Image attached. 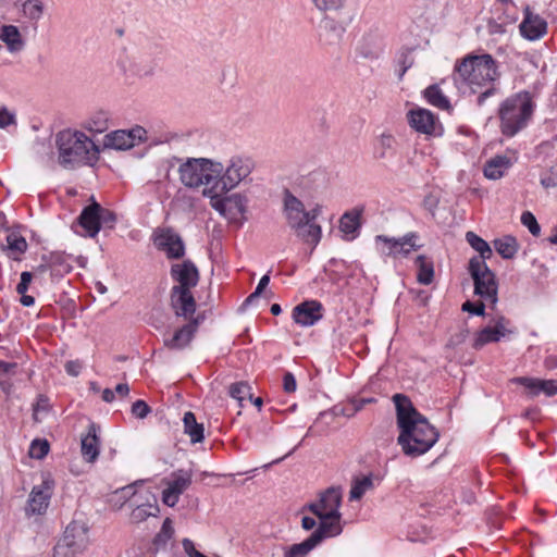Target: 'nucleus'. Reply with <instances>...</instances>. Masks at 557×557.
Here are the masks:
<instances>
[{
    "label": "nucleus",
    "mask_w": 557,
    "mask_h": 557,
    "mask_svg": "<svg viewBox=\"0 0 557 557\" xmlns=\"http://www.w3.org/2000/svg\"><path fill=\"white\" fill-rule=\"evenodd\" d=\"M393 401L399 429L397 444L403 453L409 457L428 453L438 440L437 430L414 408L407 396L395 394Z\"/></svg>",
    "instance_id": "nucleus-1"
},
{
    "label": "nucleus",
    "mask_w": 557,
    "mask_h": 557,
    "mask_svg": "<svg viewBox=\"0 0 557 557\" xmlns=\"http://www.w3.org/2000/svg\"><path fill=\"white\" fill-rule=\"evenodd\" d=\"M497 77V66L490 54H469L455 66V84L458 88L468 87L471 92L479 94L476 100L479 106L495 94L494 82Z\"/></svg>",
    "instance_id": "nucleus-2"
},
{
    "label": "nucleus",
    "mask_w": 557,
    "mask_h": 557,
    "mask_svg": "<svg viewBox=\"0 0 557 557\" xmlns=\"http://www.w3.org/2000/svg\"><path fill=\"white\" fill-rule=\"evenodd\" d=\"M55 145L59 152V163L63 168L94 164L99 159V146L78 131L64 129L59 132L55 136Z\"/></svg>",
    "instance_id": "nucleus-3"
},
{
    "label": "nucleus",
    "mask_w": 557,
    "mask_h": 557,
    "mask_svg": "<svg viewBox=\"0 0 557 557\" xmlns=\"http://www.w3.org/2000/svg\"><path fill=\"white\" fill-rule=\"evenodd\" d=\"M171 276L177 283L171 289V307L176 317L188 319L196 311V300L191 288L198 284V269L190 260H185L171 267Z\"/></svg>",
    "instance_id": "nucleus-4"
},
{
    "label": "nucleus",
    "mask_w": 557,
    "mask_h": 557,
    "mask_svg": "<svg viewBox=\"0 0 557 557\" xmlns=\"http://www.w3.org/2000/svg\"><path fill=\"white\" fill-rule=\"evenodd\" d=\"M529 92H519L506 99L499 108L500 128L504 135L515 136L524 128L533 113Z\"/></svg>",
    "instance_id": "nucleus-5"
},
{
    "label": "nucleus",
    "mask_w": 557,
    "mask_h": 557,
    "mask_svg": "<svg viewBox=\"0 0 557 557\" xmlns=\"http://www.w3.org/2000/svg\"><path fill=\"white\" fill-rule=\"evenodd\" d=\"M222 163L208 158H187L178 168L181 183L189 188L215 185Z\"/></svg>",
    "instance_id": "nucleus-6"
},
{
    "label": "nucleus",
    "mask_w": 557,
    "mask_h": 557,
    "mask_svg": "<svg viewBox=\"0 0 557 557\" xmlns=\"http://www.w3.org/2000/svg\"><path fill=\"white\" fill-rule=\"evenodd\" d=\"M253 169L255 162L251 158L242 154L232 156L225 164L222 163V171L214 188L226 194L240 183L246 182Z\"/></svg>",
    "instance_id": "nucleus-7"
},
{
    "label": "nucleus",
    "mask_w": 557,
    "mask_h": 557,
    "mask_svg": "<svg viewBox=\"0 0 557 557\" xmlns=\"http://www.w3.org/2000/svg\"><path fill=\"white\" fill-rule=\"evenodd\" d=\"M468 270L474 283V294L495 307L498 284L494 272L478 258L470 259Z\"/></svg>",
    "instance_id": "nucleus-8"
},
{
    "label": "nucleus",
    "mask_w": 557,
    "mask_h": 557,
    "mask_svg": "<svg viewBox=\"0 0 557 557\" xmlns=\"http://www.w3.org/2000/svg\"><path fill=\"white\" fill-rule=\"evenodd\" d=\"M88 544V529L84 523L71 522L63 534V537L54 547L53 557L65 556V548L72 549L73 553L82 552Z\"/></svg>",
    "instance_id": "nucleus-9"
},
{
    "label": "nucleus",
    "mask_w": 557,
    "mask_h": 557,
    "mask_svg": "<svg viewBox=\"0 0 557 557\" xmlns=\"http://www.w3.org/2000/svg\"><path fill=\"white\" fill-rule=\"evenodd\" d=\"M188 322L177 327L172 334L163 335V345L169 350L180 351L189 347L199 326V319L189 317Z\"/></svg>",
    "instance_id": "nucleus-10"
},
{
    "label": "nucleus",
    "mask_w": 557,
    "mask_h": 557,
    "mask_svg": "<svg viewBox=\"0 0 557 557\" xmlns=\"http://www.w3.org/2000/svg\"><path fill=\"white\" fill-rule=\"evenodd\" d=\"M154 246L166 253L169 259H180L185 255L182 237L171 228H160L154 233Z\"/></svg>",
    "instance_id": "nucleus-11"
},
{
    "label": "nucleus",
    "mask_w": 557,
    "mask_h": 557,
    "mask_svg": "<svg viewBox=\"0 0 557 557\" xmlns=\"http://www.w3.org/2000/svg\"><path fill=\"white\" fill-rule=\"evenodd\" d=\"M417 235L414 233H409L403 237L394 238L387 237L385 235H377L375 237V242L383 243L384 246L381 249V252L385 256H396L404 255L407 256L411 250L418 248L416 245Z\"/></svg>",
    "instance_id": "nucleus-12"
},
{
    "label": "nucleus",
    "mask_w": 557,
    "mask_h": 557,
    "mask_svg": "<svg viewBox=\"0 0 557 557\" xmlns=\"http://www.w3.org/2000/svg\"><path fill=\"white\" fill-rule=\"evenodd\" d=\"M346 27L343 23L325 16L318 26L319 40L323 46L334 47L339 45Z\"/></svg>",
    "instance_id": "nucleus-13"
},
{
    "label": "nucleus",
    "mask_w": 557,
    "mask_h": 557,
    "mask_svg": "<svg viewBox=\"0 0 557 557\" xmlns=\"http://www.w3.org/2000/svg\"><path fill=\"white\" fill-rule=\"evenodd\" d=\"M283 212L286 222L290 228L298 226L299 223L308 218L305 205L300 199L294 196L288 189L283 193Z\"/></svg>",
    "instance_id": "nucleus-14"
},
{
    "label": "nucleus",
    "mask_w": 557,
    "mask_h": 557,
    "mask_svg": "<svg viewBox=\"0 0 557 557\" xmlns=\"http://www.w3.org/2000/svg\"><path fill=\"white\" fill-rule=\"evenodd\" d=\"M52 490L53 481L50 478L44 479L41 484L33 487L28 499V508L33 513L41 515L47 510Z\"/></svg>",
    "instance_id": "nucleus-15"
},
{
    "label": "nucleus",
    "mask_w": 557,
    "mask_h": 557,
    "mask_svg": "<svg viewBox=\"0 0 557 557\" xmlns=\"http://www.w3.org/2000/svg\"><path fill=\"white\" fill-rule=\"evenodd\" d=\"M222 194L219 189L214 188V185L208 190H205L203 195L210 197L211 207L216 210L223 216H227L230 207L234 206L239 213H244L246 208L243 202V197L239 194H234L228 197H220Z\"/></svg>",
    "instance_id": "nucleus-16"
},
{
    "label": "nucleus",
    "mask_w": 557,
    "mask_h": 557,
    "mask_svg": "<svg viewBox=\"0 0 557 557\" xmlns=\"http://www.w3.org/2000/svg\"><path fill=\"white\" fill-rule=\"evenodd\" d=\"M322 305L317 300H307L297 305L293 310V319L297 324L311 326L322 319Z\"/></svg>",
    "instance_id": "nucleus-17"
},
{
    "label": "nucleus",
    "mask_w": 557,
    "mask_h": 557,
    "mask_svg": "<svg viewBox=\"0 0 557 557\" xmlns=\"http://www.w3.org/2000/svg\"><path fill=\"white\" fill-rule=\"evenodd\" d=\"M546 21L527 8L524 18L519 26L521 35L529 40H536L546 33Z\"/></svg>",
    "instance_id": "nucleus-18"
},
{
    "label": "nucleus",
    "mask_w": 557,
    "mask_h": 557,
    "mask_svg": "<svg viewBox=\"0 0 557 557\" xmlns=\"http://www.w3.org/2000/svg\"><path fill=\"white\" fill-rule=\"evenodd\" d=\"M512 381L528 388L529 394L532 397L537 396L540 393H543L549 397L557 394V382L554 380H541L521 376L515 377Z\"/></svg>",
    "instance_id": "nucleus-19"
},
{
    "label": "nucleus",
    "mask_w": 557,
    "mask_h": 557,
    "mask_svg": "<svg viewBox=\"0 0 557 557\" xmlns=\"http://www.w3.org/2000/svg\"><path fill=\"white\" fill-rule=\"evenodd\" d=\"M408 121L410 126L420 133H435V116L431 111L426 109H417L409 111Z\"/></svg>",
    "instance_id": "nucleus-20"
},
{
    "label": "nucleus",
    "mask_w": 557,
    "mask_h": 557,
    "mask_svg": "<svg viewBox=\"0 0 557 557\" xmlns=\"http://www.w3.org/2000/svg\"><path fill=\"white\" fill-rule=\"evenodd\" d=\"M98 430L99 428L95 423H90L87 434L84 435L81 441L82 455L88 462H94L99 456Z\"/></svg>",
    "instance_id": "nucleus-21"
},
{
    "label": "nucleus",
    "mask_w": 557,
    "mask_h": 557,
    "mask_svg": "<svg viewBox=\"0 0 557 557\" xmlns=\"http://www.w3.org/2000/svg\"><path fill=\"white\" fill-rule=\"evenodd\" d=\"M320 503L327 518H341L339 507L342 504V493L339 487H329L321 493Z\"/></svg>",
    "instance_id": "nucleus-22"
},
{
    "label": "nucleus",
    "mask_w": 557,
    "mask_h": 557,
    "mask_svg": "<svg viewBox=\"0 0 557 557\" xmlns=\"http://www.w3.org/2000/svg\"><path fill=\"white\" fill-rule=\"evenodd\" d=\"M99 211L100 205L92 201L89 206L83 209L78 216V223L86 230L90 237H95L99 233Z\"/></svg>",
    "instance_id": "nucleus-23"
},
{
    "label": "nucleus",
    "mask_w": 557,
    "mask_h": 557,
    "mask_svg": "<svg viewBox=\"0 0 557 557\" xmlns=\"http://www.w3.org/2000/svg\"><path fill=\"white\" fill-rule=\"evenodd\" d=\"M292 230L295 232V235L298 238L307 244L312 245L313 247H315L321 240V226L314 222H310L308 218L301 221L298 226H295Z\"/></svg>",
    "instance_id": "nucleus-24"
},
{
    "label": "nucleus",
    "mask_w": 557,
    "mask_h": 557,
    "mask_svg": "<svg viewBox=\"0 0 557 557\" xmlns=\"http://www.w3.org/2000/svg\"><path fill=\"white\" fill-rule=\"evenodd\" d=\"M356 50L361 58L375 60L383 51L382 40L376 35H367L361 39Z\"/></svg>",
    "instance_id": "nucleus-25"
},
{
    "label": "nucleus",
    "mask_w": 557,
    "mask_h": 557,
    "mask_svg": "<svg viewBox=\"0 0 557 557\" xmlns=\"http://www.w3.org/2000/svg\"><path fill=\"white\" fill-rule=\"evenodd\" d=\"M362 210L354 209L345 212L339 220V230L344 233L346 239H354L361 227Z\"/></svg>",
    "instance_id": "nucleus-26"
},
{
    "label": "nucleus",
    "mask_w": 557,
    "mask_h": 557,
    "mask_svg": "<svg viewBox=\"0 0 557 557\" xmlns=\"http://www.w3.org/2000/svg\"><path fill=\"white\" fill-rule=\"evenodd\" d=\"M512 162L507 156H496L484 165V175L490 180L500 178L511 166Z\"/></svg>",
    "instance_id": "nucleus-27"
},
{
    "label": "nucleus",
    "mask_w": 557,
    "mask_h": 557,
    "mask_svg": "<svg viewBox=\"0 0 557 557\" xmlns=\"http://www.w3.org/2000/svg\"><path fill=\"white\" fill-rule=\"evenodd\" d=\"M0 39L7 45L11 52H18L24 48V40L22 39L18 28L14 25H3Z\"/></svg>",
    "instance_id": "nucleus-28"
},
{
    "label": "nucleus",
    "mask_w": 557,
    "mask_h": 557,
    "mask_svg": "<svg viewBox=\"0 0 557 557\" xmlns=\"http://www.w3.org/2000/svg\"><path fill=\"white\" fill-rule=\"evenodd\" d=\"M396 140L391 134L383 133L374 141V158L384 160L395 153Z\"/></svg>",
    "instance_id": "nucleus-29"
},
{
    "label": "nucleus",
    "mask_w": 557,
    "mask_h": 557,
    "mask_svg": "<svg viewBox=\"0 0 557 557\" xmlns=\"http://www.w3.org/2000/svg\"><path fill=\"white\" fill-rule=\"evenodd\" d=\"M103 147L126 150L133 148V141L127 131L120 129L104 136Z\"/></svg>",
    "instance_id": "nucleus-30"
},
{
    "label": "nucleus",
    "mask_w": 557,
    "mask_h": 557,
    "mask_svg": "<svg viewBox=\"0 0 557 557\" xmlns=\"http://www.w3.org/2000/svg\"><path fill=\"white\" fill-rule=\"evenodd\" d=\"M184 432L190 437L193 444L201 443L205 438L203 424L198 423L195 414L191 411H187L183 418Z\"/></svg>",
    "instance_id": "nucleus-31"
},
{
    "label": "nucleus",
    "mask_w": 557,
    "mask_h": 557,
    "mask_svg": "<svg viewBox=\"0 0 557 557\" xmlns=\"http://www.w3.org/2000/svg\"><path fill=\"white\" fill-rule=\"evenodd\" d=\"M318 529L312 533V536L318 535V543L320 544L325 536L338 535L342 532L341 518H321Z\"/></svg>",
    "instance_id": "nucleus-32"
},
{
    "label": "nucleus",
    "mask_w": 557,
    "mask_h": 557,
    "mask_svg": "<svg viewBox=\"0 0 557 557\" xmlns=\"http://www.w3.org/2000/svg\"><path fill=\"white\" fill-rule=\"evenodd\" d=\"M495 250L504 258V259H512L519 248V245L515 237L510 235L503 236L500 238H496L493 242Z\"/></svg>",
    "instance_id": "nucleus-33"
},
{
    "label": "nucleus",
    "mask_w": 557,
    "mask_h": 557,
    "mask_svg": "<svg viewBox=\"0 0 557 557\" xmlns=\"http://www.w3.org/2000/svg\"><path fill=\"white\" fill-rule=\"evenodd\" d=\"M466 240L475 251L479 252V256H474L473 258L481 259L483 262H485L493 256V250L487 242L478 236L475 233L471 231L467 232Z\"/></svg>",
    "instance_id": "nucleus-34"
},
{
    "label": "nucleus",
    "mask_w": 557,
    "mask_h": 557,
    "mask_svg": "<svg viewBox=\"0 0 557 557\" xmlns=\"http://www.w3.org/2000/svg\"><path fill=\"white\" fill-rule=\"evenodd\" d=\"M190 484L191 473L181 469L172 473V480L168 482L166 488L181 495Z\"/></svg>",
    "instance_id": "nucleus-35"
},
{
    "label": "nucleus",
    "mask_w": 557,
    "mask_h": 557,
    "mask_svg": "<svg viewBox=\"0 0 557 557\" xmlns=\"http://www.w3.org/2000/svg\"><path fill=\"white\" fill-rule=\"evenodd\" d=\"M418 267V281L423 285L432 283L434 277L433 262L425 256H419L416 260Z\"/></svg>",
    "instance_id": "nucleus-36"
},
{
    "label": "nucleus",
    "mask_w": 557,
    "mask_h": 557,
    "mask_svg": "<svg viewBox=\"0 0 557 557\" xmlns=\"http://www.w3.org/2000/svg\"><path fill=\"white\" fill-rule=\"evenodd\" d=\"M424 96L432 106L442 110H450L449 100L442 92L437 85L428 87L424 91Z\"/></svg>",
    "instance_id": "nucleus-37"
},
{
    "label": "nucleus",
    "mask_w": 557,
    "mask_h": 557,
    "mask_svg": "<svg viewBox=\"0 0 557 557\" xmlns=\"http://www.w3.org/2000/svg\"><path fill=\"white\" fill-rule=\"evenodd\" d=\"M318 535L312 534L301 543L292 545L285 553V557H305L318 545Z\"/></svg>",
    "instance_id": "nucleus-38"
},
{
    "label": "nucleus",
    "mask_w": 557,
    "mask_h": 557,
    "mask_svg": "<svg viewBox=\"0 0 557 557\" xmlns=\"http://www.w3.org/2000/svg\"><path fill=\"white\" fill-rule=\"evenodd\" d=\"M159 511L160 509L156 500L153 504L139 505L132 511L131 520L135 523H139L148 517H157Z\"/></svg>",
    "instance_id": "nucleus-39"
},
{
    "label": "nucleus",
    "mask_w": 557,
    "mask_h": 557,
    "mask_svg": "<svg viewBox=\"0 0 557 557\" xmlns=\"http://www.w3.org/2000/svg\"><path fill=\"white\" fill-rule=\"evenodd\" d=\"M228 395L236 399L240 407L245 399H252L251 387L247 382H236L230 385Z\"/></svg>",
    "instance_id": "nucleus-40"
},
{
    "label": "nucleus",
    "mask_w": 557,
    "mask_h": 557,
    "mask_svg": "<svg viewBox=\"0 0 557 557\" xmlns=\"http://www.w3.org/2000/svg\"><path fill=\"white\" fill-rule=\"evenodd\" d=\"M373 487V481L371 476L357 478L354 480L351 490L349 493L350 500H359L367 491Z\"/></svg>",
    "instance_id": "nucleus-41"
},
{
    "label": "nucleus",
    "mask_w": 557,
    "mask_h": 557,
    "mask_svg": "<svg viewBox=\"0 0 557 557\" xmlns=\"http://www.w3.org/2000/svg\"><path fill=\"white\" fill-rule=\"evenodd\" d=\"M503 336L492 326H486L483 330H481L473 343L474 349H481L484 345L488 343H496L498 342Z\"/></svg>",
    "instance_id": "nucleus-42"
},
{
    "label": "nucleus",
    "mask_w": 557,
    "mask_h": 557,
    "mask_svg": "<svg viewBox=\"0 0 557 557\" xmlns=\"http://www.w3.org/2000/svg\"><path fill=\"white\" fill-rule=\"evenodd\" d=\"M7 242V248L9 251L13 253H24L27 249V242L26 239L16 232H11L7 235L5 238Z\"/></svg>",
    "instance_id": "nucleus-43"
},
{
    "label": "nucleus",
    "mask_w": 557,
    "mask_h": 557,
    "mask_svg": "<svg viewBox=\"0 0 557 557\" xmlns=\"http://www.w3.org/2000/svg\"><path fill=\"white\" fill-rule=\"evenodd\" d=\"M85 127L90 132L102 133L108 128V117L103 112L97 113L91 116L85 124Z\"/></svg>",
    "instance_id": "nucleus-44"
},
{
    "label": "nucleus",
    "mask_w": 557,
    "mask_h": 557,
    "mask_svg": "<svg viewBox=\"0 0 557 557\" xmlns=\"http://www.w3.org/2000/svg\"><path fill=\"white\" fill-rule=\"evenodd\" d=\"M24 14L33 21H38L42 15V4L37 0H27L23 4Z\"/></svg>",
    "instance_id": "nucleus-45"
},
{
    "label": "nucleus",
    "mask_w": 557,
    "mask_h": 557,
    "mask_svg": "<svg viewBox=\"0 0 557 557\" xmlns=\"http://www.w3.org/2000/svg\"><path fill=\"white\" fill-rule=\"evenodd\" d=\"M49 453V443L47 440L36 438L29 447V456L35 459H42Z\"/></svg>",
    "instance_id": "nucleus-46"
},
{
    "label": "nucleus",
    "mask_w": 557,
    "mask_h": 557,
    "mask_svg": "<svg viewBox=\"0 0 557 557\" xmlns=\"http://www.w3.org/2000/svg\"><path fill=\"white\" fill-rule=\"evenodd\" d=\"M541 184L544 188L557 187V163L542 173Z\"/></svg>",
    "instance_id": "nucleus-47"
},
{
    "label": "nucleus",
    "mask_w": 557,
    "mask_h": 557,
    "mask_svg": "<svg viewBox=\"0 0 557 557\" xmlns=\"http://www.w3.org/2000/svg\"><path fill=\"white\" fill-rule=\"evenodd\" d=\"M51 269L59 268V272L69 273L72 270V267L65 261V257L61 253L53 252L48 257Z\"/></svg>",
    "instance_id": "nucleus-48"
},
{
    "label": "nucleus",
    "mask_w": 557,
    "mask_h": 557,
    "mask_svg": "<svg viewBox=\"0 0 557 557\" xmlns=\"http://www.w3.org/2000/svg\"><path fill=\"white\" fill-rule=\"evenodd\" d=\"M154 63L152 62H145L141 58L138 60H135L133 62V71L136 75L143 77V76H149L154 71Z\"/></svg>",
    "instance_id": "nucleus-49"
},
{
    "label": "nucleus",
    "mask_w": 557,
    "mask_h": 557,
    "mask_svg": "<svg viewBox=\"0 0 557 557\" xmlns=\"http://www.w3.org/2000/svg\"><path fill=\"white\" fill-rule=\"evenodd\" d=\"M98 220H99V230L102 226L108 227V228H113V226L116 222V215L113 211L102 208L100 206Z\"/></svg>",
    "instance_id": "nucleus-50"
},
{
    "label": "nucleus",
    "mask_w": 557,
    "mask_h": 557,
    "mask_svg": "<svg viewBox=\"0 0 557 557\" xmlns=\"http://www.w3.org/2000/svg\"><path fill=\"white\" fill-rule=\"evenodd\" d=\"M521 223L528 227L530 233L533 236H539L541 233V227L535 219V216L530 212L525 211L521 214Z\"/></svg>",
    "instance_id": "nucleus-51"
},
{
    "label": "nucleus",
    "mask_w": 557,
    "mask_h": 557,
    "mask_svg": "<svg viewBox=\"0 0 557 557\" xmlns=\"http://www.w3.org/2000/svg\"><path fill=\"white\" fill-rule=\"evenodd\" d=\"M269 283H270V275H269V273H267V274H264V275L260 278V281H259V283H258V285H257V287H256L255 292H253L252 294H250V295L245 299V301H244V306L250 305V304H251V302H253L256 299H258V298L260 297V295L263 293V290L267 288V286L269 285Z\"/></svg>",
    "instance_id": "nucleus-52"
},
{
    "label": "nucleus",
    "mask_w": 557,
    "mask_h": 557,
    "mask_svg": "<svg viewBox=\"0 0 557 557\" xmlns=\"http://www.w3.org/2000/svg\"><path fill=\"white\" fill-rule=\"evenodd\" d=\"M173 533H174V529L172 527V521H171V519L166 518L163 521L162 528H161L160 532L157 534L154 542L158 544L165 543L166 541H169L172 537Z\"/></svg>",
    "instance_id": "nucleus-53"
},
{
    "label": "nucleus",
    "mask_w": 557,
    "mask_h": 557,
    "mask_svg": "<svg viewBox=\"0 0 557 557\" xmlns=\"http://www.w3.org/2000/svg\"><path fill=\"white\" fill-rule=\"evenodd\" d=\"M320 11H336L343 7L344 0H312Z\"/></svg>",
    "instance_id": "nucleus-54"
},
{
    "label": "nucleus",
    "mask_w": 557,
    "mask_h": 557,
    "mask_svg": "<svg viewBox=\"0 0 557 557\" xmlns=\"http://www.w3.org/2000/svg\"><path fill=\"white\" fill-rule=\"evenodd\" d=\"M150 411L151 408L144 400H136L132 405V413L139 419L146 418L150 413Z\"/></svg>",
    "instance_id": "nucleus-55"
},
{
    "label": "nucleus",
    "mask_w": 557,
    "mask_h": 557,
    "mask_svg": "<svg viewBox=\"0 0 557 557\" xmlns=\"http://www.w3.org/2000/svg\"><path fill=\"white\" fill-rule=\"evenodd\" d=\"M462 311L470 312L475 315H484L485 314V305L483 301H479L478 304H473L470 300H467L462 304Z\"/></svg>",
    "instance_id": "nucleus-56"
},
{
    "label": "nucleus",
    "mask_w": 557,
    "mask_h": 557,
    "mask_svg": "<svg viewBox=\"0 0 557 557\" xmlns=\"http://www.w3.org/2000/svg\"><path fill=\"white\" fill-rule=\"evenodd\" d=\"M493 321L495 324L493 327L500 334V336L505 337L507 334L512 333V331L508 329L510 321L504 315H498Z\"/></svg>",
    "instance_id": "nucleus-57"
},
{
    "label": "nucleus",
    "mask_w": 557,
    "mask_h": 557,
    "mask_svg": "<svg viewBox=\"0 0 557 557\" xmlns=\"http://www.w3.org/2000/svg\"><path fill=\"white\" fill-rule=\"evenodd\" d=\"M33 277H34V274L32 272H28V271L22 272L21 281L16 286V293L22 294L23 292H27Z\"/></svg>",
    "instance_id": "nucleus-58"
},
{
    "label": "nucleus",
    "mask_w": 557,
    "mask_h": 557,
    "mask_svg": "<svg viewBox=\"0 0 557 557\" xmlns=\"http://www.w3.org/2000/svg\"><path fill=\"white\" fill-rule=\"evenodd\" d=\"M283 387L286 393H294L296 391L297 383L293 373L286 372L284 374Z\"/></svg>",
    "instance_id": "nucleus-59"
},
{
    "label": "nucleus",
    "mask_w": 557,
    "mask_h": 557,
    "mask_svg": "<svg viewBox=\"0 0 557 557\" xmlns=\"http://www.w3.org/2000/svg\"><path fill=\"white\" fill-rule=\"evenodd\" d=\"M178 498H180V494L174 493V492L170 491L169 488H165L162 493V500L169 507L175 506L178 502Z\"/></svg>",
    "instance_id": "nucleus-60"
},
{
    "label": "nucleus",
    "mask_w": 557,
    "mask_h": 557,
    "mask_svg": "<svg viewBox=\"0 0 557 557\" xmlns=\"http://www.w3.org/2000/svg\"><path fill=\"white\" fill-rule=\"evenodd\" d=\"M183 547H184L185 553H186L189 557H207V556H205L202 553H200L199 550H197V549L195 548L194 543H193L190 540H188V539L183 540Z\"/></svg>",
    "instance_id": "nucleus-61"
},
{
    "label": "nucleus",
    "mask_w": 557,
    "mask_h": 557,
    "mask_svg": "<svg viewBox=\"0 0 557 557\" xmlns=\"http://www.w3.org/2000/svg\"><path fill=\"white\" fill-rule=\"evenodd\" d=\"M127 133L129 134L131 136V139L133 141V147L135 146L136 141H141L143 139H145L146 137V129L140 127V126H137L131 131H127Z\"/></svg>",
    "instance_id": "nucleus-62"
},
{
    "label": "nucleus",
    "mask_w": 557,
    "mask_h": 557,
    "mask_svg": "<svg viewBox=\"0 0 557 557\" xmlns=\"http://www.w3.org/2000/svg\"><path fill=\"white\" fill-rule=\"evenodd\" d=\"M15 122L14 114L10 113L7 109L0 110V127L4 128Z\"/></svg>",
    "instance_id": "nucleus-63"
},
{
    "label": "nucleus",
    "mask_w": 557,
    "mask_h": 557,
    "mask_svg": "<svg viewBox=\"0 0 557 557\" xmlns=\"http://www.w3.org/2000/svg\"><path fill=\"white\" fill-rule=\"evenodd\" d=\"M306 508H308V510H310L319 519L327 518L325 515V511L321 507L320 500L315 502V503L308 504Z\"/></svg>",
    "instance_id": "nucleus-64"
}]
</instances>
